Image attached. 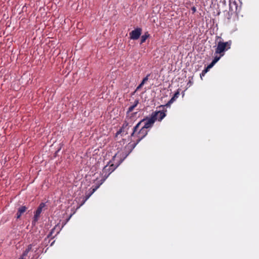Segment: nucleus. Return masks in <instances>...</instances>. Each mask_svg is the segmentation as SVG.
Segmentation results:
<instances>
[{"mask_svg": "<svg viewBox=\"0 0 259 259\" xmlns=\"http://www.w3.org/2000/svg\"><path fill=\"white\" fill-rule=\"evenodd\" d=\"M129 127L128 126V124H124L122 128L120 130V131L118 132V134L120 133V134H122L123 135L124 134H126L127 133V131L128 130Z\"/></svg>", "mask_w": 259, "mask_h": 259, "instance_id": "9", "label": "nucleus"}, {"mask_svg": "<svg viewBox=\"0 0 259 259\" xmlns=\"http://www.w3.org/2000/svg\"><path fill=\"white\" fill-rule=\"evenodd\" d=\"M222 56H221V55H220L219 57H218V56H215L214 58V59L213 60V61H212L213 63L215 64L220 59V58L222 57Z\"/></svg>", "mask_w": 259, "mask_h": 259, "instance_id": "13", "label": "nucleus"}, {"mask_svg": "<svg viewBox=\"0 0 259 259\" xmlns=\"http://www.w3.org/2000/svg\"><path fill=\"white\" fill-rule=\"evenodd\" d=\"M137 105V104H136L135 105H133V106H130L129 108H128V111L129 112H131L132 111H133V110L134 109V108H135V107Z\"/></svg>", "mask_w": 259, "mask_h": 259, "instance_id": "16", "label": "nucleus"}, {"mask_svg": "<svg viewBox=\"0 0 259 259\" xmlns=\"http://www.w3.org/2000/svg\"><path fill=\"white\" fill-rule=\"evenodd\" d=\"M155 121L151 116L149 118H147L146 119H143L141 122H139L136 126L134 128V130L133 131L131 135L134 136L136 134V131L138 130L139 126L141 123H144V125L142 127L147 129L149 127H151L153 124H154Z\"/></svg>", "mask_w": 259, "mask_h": 259, "instance_id": "2", "label": "nucleus"}, {"mask_svg": "<svg viewBox=\"0 0 259 259\" xmlns=\"http://www.w3.org/2000/svg\"><path fill=\"white\" fill-rule=\"evenodd\" d=\"M31 248H32L31 245H29L28 246V248L24 252L23 256L26 255L27 254V253L29 251V250L31 249Z\"/></svg>", "mask_w": 259, "mask_h": 259, "instance_id": "14", "label": "nucleus"}, {"mask_svg": "<svg viewBox=\"0 0 259 259\" xmlns=\"http://www.w3.org/2000/svg\"><path fill=\"white\" fill-rule=\"evenodd\" d=\"M148 36H149L148 34H145L143 35L141 37V43L142 44L144 42H145L146 41V40L147 39V38L148 37Z\"/></svg>", "mask_w": 259, "mask_h": 259, "instance_id": "12", "label": "nucleus"}, {"mask_svg": "<svg viewBox=\"0 0 259 259\" xmlns=\"http://www.w3.org/2000/svg\"><path fill=\"white\" fill-rule=\"evenodd\" d=\"M142 29L141 28H137L133 30L130 33V38L132 39H137L141 34Z\"/></svg>", "mask_w": 259, "mask_h": 259, "instance_id": "5", "label": "nucleus"}, {"mask_svg": "<svg viewBox=\"0 0 259 259\" xmlns=\"http://www.w3.org/2000/svg\"><path fill=\"white\" fill-rule=\"evenodd\" d=\"M45 203H41L40 204L39 207L37 209V210L35 213L34 216L33 220L32 221V224L33 225H35V223L37 222V221L39 218L40 214L41 213V212L42 211V209L45 207Z\"/></svg>", "mask_w": 259, "mask_h": 259, "instance_id": "4", "label": "nucleus"}, {"mask_svg": "<svg viewBox=\"0 0 259 259\" xmlns=\"http://www.w3.org/2000/svg\"><path fill=\"white\" fill-rule=\"evenodd\" d=\"M97 188H98V187H97V188H95V189H94L93 190V192H92V193H94V192L96 190V189H97Z\"/></svg>", "mask_w": 259, "mask_h": 259, "instance_id": "18", "label": "nucleus"}, {"mask_svg": "<svg viewBox=\"0 0 259 259\" xmlns=\"http://www.w3.org/2000/svg\"><path fill=\"white\" fill-rule=\"evenodd\" d=\"M149 75H147V76L146 77H145L142 81L141 82V83L139 85V86L137 88V89L136 90H139L140 88H141L143 85L145 83V82L148 80V77H149Z\"/></svg>", "mask_w": 259, "mask_h": 259, "instance_id": "10", "label": "nucleus"}, {"mask_svg": "<svg viewBox=\"0 0 259 259\" xmlns=\"http://www.w3.org/2000/svg\"><path fill=\"white\" fill-rule=\"evenodd\" d=\"M215 64L213 63L212 62L209 65H208V66L207 67V68L202 71V73H201V75H204L205 74V73H206L208 70L210 69L211 68H212L213 65H214Z\"/></svg>", "mask_w": 259, "mask_h": 259, "instance_id": "11", "label": "nucleus"}, {"mask_svg": "<svg viewBox=\"0 0 259 259\" xmlns=\"http://www.w3.org/2000/svg\"><path fill=\"white\" fill-rule=\"evenodd\" d=\"M175 100V99H174V98H172L168 102L167 104H166V106H169L170 104H171Z\"/></svg>", "mask_w": 259, "mask_h": 259, "instance_id": "15", "label": "nucleus"}, {"mask_svg": "<svg viewBox=\"0 0 259 259\" xmlns=\"http://www.w3.org/2000/svg\"><path fill=\"white\" fill-rule=\"evenodd\" d=\"M179 94V92L175 93L173 98H174V99H176V98H177L178 97Z\"/></svg>", "mask_w": 259, "mask_h": 259, "instance_id": "17", "label": "nucleus"}, {"mask_svg": "<svg viewBox=\"0 0 259 259\" xmlns=\"http://www.w3.org/2000/svg\"><path fill=\"white\" fill-rule=\"evenodd\" d=\"M26 209L27 208L25 206L20 207L19 208L18 212L17 213V218L19 219L21 217V214L26 211Z\"/></svg>", "mask_w": 259, "mask_h": 259, "instance_id": "8", "label": "nucleus"}, {"mask_svg": "<svg viewBox=\"0 0 259 259\" xmlns=\"http://www.w3.org/2000/svg\"><path fill=\"white\" fill-rule=\"evenodd\" d=\"M114 168H115L113 167V164H111L110 166H108L107 165L105 166L103 170V173H106L105 177L107 178L109 175L114 170Z\"/></svg>", "mask_w": 259, "mask_h": 259, "instance_id": "7", "label": "nucleus"}, {"mask_svg": "<svg viewBox=\"0 0 259 259\" xmlns=\"http://www.w3.org/2000/svg\"><path fill=\"white\" fill-rule=\"evenodd\" d=\"M231 44V40L227 42L220 40L218 42L215 53L220 54L221 56H223L225 54V52L230 49Z\"/></svg>", "mask_w": 259, "mask_h": 259, "instance_id": "1", "label": "nucleus"}, {"mask_svg": "<svg viewBox=\"0 0 259 259\" xmlns=\"http://www.w3.org/2000/svg\"><path fill=\"white\" fill-rule=\"evenodd\" d=\"M148 133L147 130L142 127L140 131L137 133L135 134L133 137L136 136L138 139V141L139 142L141 140H142L143 138H144Z\"/></svg>", "mask_w": 259, "mask_h": 259, "instance_id": "6", "label": "nucleus"}, {"mask_svg": "<svg viewBox=\"0 0 259 259\" xmlns=\"http://www.w3.org/2000/svg\"><path fill=\"white\" fill-rule=\"evenodd\" d=\"M20 259H23V257H21V258H20Z\"/></svg>", "mask_w": 259, "mask_h": 259, "instance_id": "20", "label": "nucleus"}, {"mask_svg": "<svg viewBox=\"0 0 259 259\" xmlns=\"http://www.w3.org/2000/svg\"><path fill=\"white\" fill-rule=\"evenodd\" d=\"M166 110L156 111L151 114L152 117L155 121H161L166 116Z\"/></svg>", "mask_w": 259, "mask_h": 259, "instance_id": "3", "label": "nucleus"}, {"mask_svg": "<svg viewBox=\"0 0 259 259\" xmlns=\"http://www.w3.org/2000/svg\"><path fill=\"white\" fill-rule=\"evenodd\" d=\"M117 155H118L117 154H116V155H115V156H114V158H115V157L117 156Z\"/></svg>", "mask_w": 259, "mask_h": 259, "instance_id": "19", "label": "nucleus"}]
</instances>
